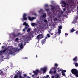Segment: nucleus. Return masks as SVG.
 Segmentation results:
<instances>
[{
    "instance_id": "obj_60",
    "label": "nucleus",
    "mask_w": 78,
    "mask_h": 78,
    "mask_svg": "<svg viewBox=\"0 0 78 78\" xmlns=\"http://www.w3.org/2000/svg\"><path fill=\"white\" fill-rule=\"evenodd\" d=\"M45 78V76H44L43 77H42L41 78Z\"/></svg>"
},
{
    "instance_id": "obj_61",
    "label": "nucleus",
    "mask_w": 78,
    "mask_h": 78,
    "mask_svg": "<svg viewBox=\"0 0 78 78\" xmlns=\"http://www.w3.org/2000/svg\"><path fill=\"white\" fill-rule=\"evenodd\" d=\"M37 76H35L34 77V78H37Z\"/></svg>"
},
{
    "instance_id": "obj_25",
    "label": "nucleus",
    "mask_w": 78,
    "mask_h": 78,
    "mask_svg": "<svg viewBox=\"0 0 78 78\" xmlns=\"http://www.w3.org/2000/svg\"><path fill=\"white\" fill-rule=\"evenodd\" d=\"M78 16H76V18H75V20H76V21H77V19H78Z\"/></svg>"
},
{
    "instance_id": "obj_56",
    "label": "nucleus",
    "mask_w": 78,
    "mask_h": 78,
    "mask_svg": "<svg viewBox=\"0 0 78 78\" xmlns=\"http://www.w3.org/2000/svg\"><path fill=\"white\" fill-rule=\"evenodd\" d=\"M34 15L35 16H37V14H36V13H34Z\"/></svg>"
},
{
    "instance_id": "obj_59",
    "label": "nucleus",
    "mask_w": 78,
    "mask_h": 78,
    "mask_svg": "<svg viewBox=\"0 0 78 78\" xmlns=\"http://www.w3.org/2000/svg\"><path fill=\"white\" fill-rule=\"evenodd\" d=\"M35 58H37V55H36V56L35 57Z\"/></svg>"
},
{
    "instance_id": "obj_57",
    "label": "nucleus",
    "mask_w": 78,
    "mask_h": 78,
    "mask_svg": "<svg viewBox=\"0 0 78 78\" xmlns=\"http://www.w3.org/2000/svg\"><path fill=\"white\" fill-rule=\"evenodd\" d=\"M61 12L62 14H63V12L62 11H61Z\"/></svg>"
},
{
    "instance_id": "obj_4",
    "label": "nucleus",
    "mask_w": 78,
    "mask_h": 78,
    "mask_svg": "<svg viewBox=\"0 0 78 78\" xmlns=\"http://www.w3.org/2000/svg\"><path fill=\"white\" fill-rule=\"evenodd\" d=\"M7 73V72H5V70H3L2 71L0 72V75L2 76L3 75L4 76L5 75H6Z\"/></svg>"
},
{
    "instance_id": "obj_35",
    "label": "nucleus",
    "mask_w": 78,
    "mask_h": 78,
    "mask_svg": "<svg viewBox=\"0 0 78 78\" xmlns=\"http://www.w3.org/2000/svg\"><path fill=\"white\" fill-rule=\"evenodd\" d=\"M0 51V56L2 55V53H3V51Z\"/></svg>"
},
{
    "instance_id": "obj_42",
    "label": "nucleus",
    "mask_w": 78,
    "mask_h": 78,
    "mask_svg": "<svg viewBox=\"0 0 78 78\" xmlns=\"http://www.w3.org/2000/svg\"><path fill=\"white\" fill-rule=\"evenodd\" d=\"M20 47L21 48H23V45L22 44H21Z\"/></svg>"
},
{
    "instance_id": "obj_22",
    "label": "nucleus",
    "mask_w": 78,
    "mask_h": 78,
    "mask_svg": "<svg viewBox=\"0 0 78 78\" xmlns=\"http://www.w3.org/2000/svg\"><path fill=\"white\" fill-rule=\"evenodd\" d=\"M58 28H59L58 29H60V30H61V29H62V26L60 25L58 26Z\"/></svg>"
},
{
    "instance_id": "obj_23",
    "label": "nucleus",
    "mask_w": 78,
    "mask_h": 78,
    "mask_svg": "<svg viewBox=\"0 0 78 78\" xmlns=\"http://www.w3.org/2000/svg\"><path fill=\"white\" fill-rule=\"evenodd\" d=\"M75 66H76V67H78V63H77V62H76V63H75Z\"/></svg>"
},
{
    "instance_id": "obj_6",
    "label": "nucleus",
    "mask_w": 78,
    "mask_h": 78,
    "mask_svg": "<svg viewBox=\"0 0 78 78\" xmlns=\"http://www.w3.org/2000/svg\"><path fill=\"white\" fill-rule=\"evenodd\" d=\"M26 16L27 14H26V13H24L23 16V20H27V18L26 17Z\"/></svg>"
},
{
    "instance_id": "obj_32",
    "label": "nucleus",
    "mask_w": 78,
    "mask_h": 78,
    "mask_svg": "<svg viewBox=\"0 0 78 78\" xmlns=\"http://www.w3.org/2000/svg\"><path fill=\"white\" fill-rule=\"evenodd\" d=\"M47 36L48 37H50V35H49V34H47Z\"/></svg>"
},
{
    "instance_id": "obj_53",
    "label": "nucleus",
    "mask_w": 78,
    "mask_h": 78,
    "mask_svg": "<svg viewBox=\"0 0 78 78\" xmlns=\"http://www.w3.org/2000/svg\"><path fill=\"white\" fill-rule=\"evenodd\" d=\"M46 76H47V78H48V77H49V75H47Z\"/></svg>"
},
{
    "instance_id": "obj_49",
    "label": "nucleus",
    "mask_w": 78,
    "mask_h": 78,
    "mask_svg": "<svg viewBox=\"0 0 78 78\" xmlns=\"http://www.w3.org/2000/svg\"><path fill=\"white\" fill-rule=\"evenodd\" d=\"M20 34V33H19L17 35H18V36H19Z\"/></svg>"
},
{
    "instance_id": "obj_16",
    "label": "nucleus",
    "mask_w": 78,
    "mask_h": 78,
    "mask_svg": "<svg viewBox=\"0 0 78 78\" xmlns=\"http://www.w3.org/2000/svg\"><path fill=\"white\" fill-rule=\"evenodd\" d=\"M47 38V37H46L43 40V41H42V42H41L42 44H45V39Z\"/></svg>"
},
{
    "instance_id": "obj_2",
    "label": "nucleus",
    "mask_w": 78,
    "mask_h": 78,
    "mask_svg": "<svg viewBox=\"0 0 78 78\" xmlns=\"http://www.w3.org/2000/svg\"><path fill=\"white\" fill-rule=\"evenodd\" d=\"M71 72L73 74L75 75L76 77H78V71L76 69H73Z\"/></svg>"
},
{
    "instance_id": "obj_52",
    "label": "nucleus",
    "mask_w": 78,
    "mask_h": 78,
    "mask_svg": "<svg viewBox=\"0 0 78 78\" xmlns=\"http://www.w3.org/2000/svg\"><path fill=\"white\" fill-rule=\"evenodd\" d=\"M50 34L51 35H53V33H51V32L50 33Z\"/></svg>"
},
{
    "instance_id": "obj_10",
    "label": "nucleus",
    "mask_w": 78,
    "mask_h": 78,
    "mask_svg": "<svg viewBox=\"0 0 78 78\" xmlns=\"http://www.w3.org/2000/svg\"><path fill=\"white\" fill-rule=\"evenodd\" d=\"M41 70H42L44 73L46 72V70H47V68H41Z\"/></svg>"
},
{
    "instance_id": "obj_37",
    "label": "nucleus",
    "mask_w": 78,
    "mask_h": 78,
    "mask_svg": "<svg viewBox=\"0 0 78 78\" xmlns=\"http://www.w3.org/2000/svg\"><path fill=\"white\" fill-rule=\"evenodd\" d=\"M19 40V38H16L15 39V41H17Z\"/></svg>"
},
{
    "instance_id": "obj_28",
    "label": "nucleus",
    "mask_w": 78,
    "mask_h": 78,
    "mask_svg": "<svg viewBox=\"0 0 78 78\" xmlns=\"http://www.w3.org/2000/svg\"><path fill=\"white\" fill-rule=\"evenodd\" d=\"M55 6H54L53 7H52L51 8V10H54L55 9Z\"/></svg>"
},
{
    "instance_id": "obj_12",
    "label": "nucleus",
    "mask_w": 78,
    "mask_h": 78,
    "mask_svg": "<svg viewBox=\"0 0 78 78\" xmlns=\"http://www.w3.org/2000/svg\"><path fill=\"white\" fill-rule=\"evenodd\" d=\"M27 32L28 33H29V34H30V33H31V30L30 28H28L27 29Z\"/></svg>"
},
{
    "instance_id": "obj_44",
    "label": "nucleus",
    "mask_w": 78,
    "mask_h": 78,
    "mask_svg": "<svg viewBox=\"0 0 78 78\" xmlns=\"http://www.w3.org/2000/svg\"><path fill=\"white\" fill-rule=\"evenodd\" d=\"M48 32L50 34L51 33V30H48Z\"/></svg>"
},
{
    "instance_id": "obj_33",
    "label": "nucleus",
    "mask_w": 78,
    "mask_h": 78,
    "mask_svg": "<svg viewBox=\"0 0 78 78\" xmlns=\"http://www.w3.org/2000/svg\"><path fill=\"white\" fill-rule=\"evenodd\" d=\"M49 73H50V74H51V73H53V71L51 70L50 71Z\"/></svg>"
},
{
    "instance_id": "obj_47",
    "label": "nucleus",
    "mask_w": 78,
    "mask_h": 78,
    "mask_svg": "<svg viewBox=\"0 0 78 78\" xmlns=\"http://www.w3.org/2000/svg\"><path fill=\"white\" fill-rule=\"evenodd\" d=\"M53 69H54V70H55L56 69V68L55 67H54L52 68Z\"/></svg>"
},
{
    "instance_id": "obj_14",
    "label": "nucleus",
    "mask_w": 78,
    "mask_h": 78,
    "mask_svg": "<svg viewBox=\"0 0 78 78\" xmlns=\"http://www.w3.org/2000/svg\"><path fill=\"white\" fill-rule=\"evenodd\" d=\"M62 4H63L64 5H67V4H66V2L64 1H62Z\"/></svg>"
},
{
    "instance_id": "obj_20",
    "label": "nucleus",
    "mask_w": 78,
    "mask_h": 78,
    "mask_svg": "<svg viewBox=\"0 0 78 78\" xmlns=\"http://www.w3.org/2000/svg\"><path fill=\"white\" fill-rule=\"evenodd\" d=\"M59 77V76L58 74H57L55 75V78H58Z\"/></svg>"
},
{
    "instance_id": "obj_48",
    "label": "nucleus",
    "mask_w": 78,
    "mask_h": 78,
    "mask_svg": "<svg viewBox=\"0 0 78 78\" xmlns=\"http://www.w3.org/2000/svg\"><path fill=\"white\" fill-rule=\"evenodd\" d=\"M65 36H67V35H68V34H67V33H66L65 34Z\"/></svg>"
},
{
    "instance_id": "obj_24",
    "label": "nucleus",
    "mask_w": 78,
    "mask_h": 78,
    "mask_svg": "<svg viewBox=\"0 0 78 78\" xmlns=\"http://www.w3.org/2000/svg\"><path fill=\"white\" fill-rule=\"evenodd\" d=\"M8 48H6L4 50L2 51V53H4V52H5V51H6V50H8Z\"/></svg>"
},
{
    "instance_id": "obj_36",
    "label": "nucleus",
    "mask_w": 78,
    "mask_h": 78,
    "mask_svg": "<svg viewBox=\"0 0 78 78\" xmlns=\"http://www.w3.org/2000/svg\"><path fill=\"white\" fill-rule=\"evenodd\" d=\"M43 10L42 9H41L40 11H38L40 13L41 11H42Z\"/></svg>"
},
{
    "instance_id": "obj_50",
    "label": "nucleus",
    "mask_w": 78,
    "mask_h": 78,
    "mask_svg": "<svg viewBox=\"0 0 78 78\" xmlns=\"http://www.w3.org/2000/svg\"><path fill=\"white\" fill-rule=\"evenodd\" d=\"M63 11H66V10H66V9L65 8L63 9Z\"/></svg>"
},
{
    "instance_id": "obj_29",
    "label": "nucleus",
    "mask_w": 78,
    "mask_h": 78,
    "mask_svg": "<svg viewBox=\"0 0 78 78\" xmlns=\"http://www.w3.org/2000/svg\"><path fill=\"white\" fill-rule=\"evenodd\" d=\"M66 70H63L62 71V72H63V73H65V72H66Z\"/></svg>"
},
{
    "instance_id": "obj_39",
    "label": "nucleus",
    "mask_w": 78,
    "mask_h": 78,
    "mask_svg": "<svg viewBox=\"0 0 78 78\" xmlns=\"http://www.w3.org/2000/svg\"><path fill=\"white\" fill-rule=\"evenodd\" d=\"M53 73H54L55 74V73H56V70H55L54 72H53Z\"/></svg>"
},
{
    "instance_id": "obj_55",
    "label": "nucleus",
    "mask_w": 78,
    "mask_h": 78,
    "mask_svg": "<svg viewBox=\"0 0 78 78\" xmlns=\"http://www.w3.org/2000/svg\"><path fill=\"white\" fill-rule=\"evenodd\" d=\"M34 74H33L32 75V77H34Z\"/></svg>"
},
{
    "instance_id": "obj_41",
    "label": "nucleus",
    "mask_w": 78,
    "mask_h": 78,
    "mask_svg": "<svg viewBox=\"0 0 78 78\" xmlns=\"http://www.w3.org/2000/svg\"><path fill=\"white\" fill-rule=\"evenodd\" d=\"M23 76L24 77H27V75L26 74H24Z\"/></svg>"
},
{
    "instance_id": "obj_8",
    "label": "nucleus",
    "mask_w": 78,
    "mask_h": 78,
    "mask_svg": "<svg viewBox=\"0 0 78 78\" xmlns=\"http://www.w3.org/2000/svg\"><path fill=\"white\" fill-rule=\"evenodd\" d=\"M78 59V57H77V56H76L75 57H74L73 58V61H75V62H76L78 61V59ZM77 59V60L76 59Z\"/></svg>"
},
{
    "instance_id": "obj_31",
    "label": "nucleus",
    "mask_w": 78,
    "mask_h": 78,
    "mask_svg": "<svg viewBox=\"0 0 78 78\" xmlns=\"http://www.w3.org/2000/svg\"><path fill=\"white\" fill-rule=\"evenodd\" d=\"M71 32H73V31H75V30L73 28L72 30H71Z\"/></svg>"
},
{
    "instance_id": "obj_1",
    "label": "nucleus",
    "mask_w": 78,
    "mask_h": 78,
    "mask_svg": "<svg viewBox=\"0 0 78 78\" xmlns=\"http://www.w3.org/2000/svg\"><path fill=\"white\" fill-rule=\"evenodd\" d=\"M8 48H9V49L5 53L6 55L5 57H6V59H9V55H12L14 53L13 51L11 50L13 49V47L9 46Z\"/></svg>"
},
{
    "instance_id": "obj_34",
    "label": "nucleus",
    "mask_w": 78,
    "mask_h": 78,
    "mask_svg": "<svg viewBox=\"0 0 78 78\" xmlns=\"http://www.w3.org/2000/svg\"><path fill=\"white\" fill-rule=\"evenodd\" d=\"M58 66V65L56 63H55V67H56L57 68V66Z\"/></svg>"
},
{
    "instance_id": "obj_45",
    "label": "nucleus",
    "mask_w": 78,
    "mask_h": 78,
    "mask_svg": "<svg viewBox=\"0 0 78 78\" xmlns=\"http://www.w3.org/2000/svg\"><path fill=\"white\" fill-rule=\"evenodd\" d=\"M46 10L47 11H48L50 10V9H46Z\"/></svg>"
},
{
    "instance_id": "obj_46",
    "label": "nucleus",
    "mask_w": 78,
    "mask_h": 78,
    "mask_svg": "<svg viewBox=\"0 0 78 78\" xmlns=\"http://www.w3.org/2000/svg\"><path fill=\"white\" fill-rule=\"evenodd\" d=\"M76 34H78V30H77L76 32Z\"/></svg>"
},
{
    "instance_id": "obj_30",
    "label": "nucleus",
    "mask_w": 78,
    "mask_h": 78,
    "mask_svg": "<svg viewBox=\"0 0 78 78\" xmlns=\"http://www.w3.org/2000/svg\"><path fill=\"white\" fill-rule=\"evenodd\" d=\"M44 22H45V23H47V22L48 21H47V20H44Z\"/></svg>"
},
{
    "instance_id": "obj_7",
    "label": "nucleus",
    "mask_w": 78,
    "mask_h": 78,
    "mask_svg": "<svg viewBox=\"0 0 78 78\" xmlns=\"http://www.w3.org/2000/svg\"><path fill=\"white\" fill-rule=\"evenodd\" d=\"M28 19L29 20H30V21H32V20H33L34 19H35L36 18L32 17V18L30 17V16H28Z\"/></svg>"
},
{
    "instance_id": "obj_38",
    "label": "nucleus",
    "mask_w": 78,
    "mask_h": 78,
    "mask_svg": "<svg viewBox=\"0 0 78 78\" xmlns=\"http://www.w3.org/2000/svg\"><path fill=\"white\" fill-rule=\"evenodd\" d=\"M48 4H46L45 5V7H48Z\"/></svg>"
},
{
    "instance_id": "obj_64",
    "label": "nucleus",
    "mask_w": 78,
    "mask_h": 78,
    "mask_svg": "<svg viewBox=\"0 0 78 78\" xmlns=\"http://www.w3.org/2000/svg\"><path fill=\"white\" fill-rule=\"evenodd\" d=\"M28 77V78H31L30 77H28V76L27 77Z\"/></svg>"
},
{
    "instance_id": "obj_54",
    "label": "nucleus",
    "mask_w": 78,
    "mask_h": 78,
    "mask_svg": "<svg viewBox=\"0 0 78 78\" xmlns=\"http://www.w3.org/2000/svg\"><path fill=\"white\" fill-rule=\"evenodd\" d=\"M55 78V77H54V76H52L51 78Z\"/></svg>"
},
{
    "instance_id": "obj_51",
    "label": "nucleus",
    "mask_w": 78,
    "mask_h": 78,
    "mask_svg": "<svg viewBox=\"0 0 78 78\" xmlns=\"http://www.w3.org/2000/svg\"><path fill=\"white\" fill-rule=\"evenodd\" d=\"M55 11L54 10H53L52 11V12H53V14H55Z\"/></svg>"
},
{
    "instance_id": "obj_3",
    "label": "nucleus",
    "mask_w": 78,
    "mask_h": 78,
    "mask_svg": "<svg viewBox=\"0 0 78 78\" xmlns=\"http://www.w3.org/2000/svg\"><path fill=\"white\" fill-rule=\"evenodd\" d=\"M33 73H34L35 76H37L39 73H41V71L38 69H36L35 71H33Z\"/></svg>"
},
{
    "instance_id": "obj_58",
    "label": "nucleus",
    "mask_w": 78,
    "mask_h": 78,
    "mask_svg": "<svg viewBox=\"0 0 78 78\" xmlns=\"http://www.w3.org/2000/svg\"><path fill=\"white\" fill-rule=\"evenodd\" d=\"M50 6H51V7H53V6H53V5H50Z\"/></svg>"
},
{
    "instance_id": "obj_17",
    "label": "nucleus",
    "mask_w": 78,
    "mask_h": 78,
    "mask_svg": "<svg viewBox=\"0 0 78 78\" xmlns=\"http://www.w3.org/2000/svg\"><path fill=\"white\" fill-rule=\"evenodd\" d=\"M23 26H24V25H25V26H27V25H28V24L26 23V22H25L23 23Z\"/></svg>"
},
{
    "instance_id": "obj_5",
    "label": "nucleus",
    "mask_w": 78,
    "mask_h": 78,
    "mask_svg": "<svg viewBox=\"0 0 78 78\" xmlns=\"http://www.w3.org/2000/svg\"><path fill=\"white\" fill-rule=\"evenodd\" d=\"M43 35L42 34L38 35L37 36V39H38V40H39L40 39H41V38H43Z\"/></svg>"
},
{
    "instance_id": "obj_18",
    "label": "nucleus",
    "mask_w": 78,
    "mask_h": 78,
    "mask_svg": "<svg viewBox=\"0 0 78 78\" xmlns=\"http://www.w3.org/2000/svg\"><path fill=\"white\" fill-rule=\"evenodd\" d=\"M42 16L43 17H44V18H45V17H46V13H44Z\"/></svg>"
},
{
    "instance_id": "obj_21",
    "label": "nucleus",
    "mask_w": 78,
    "mask_h": 78,
    "mask_svg": "<svg viewBox=\"0 0 78 78\" xmlns=\"http://www.w3.org/2000/svg\"><path fill=\"white\" fill-rule=\"evenodd\" d=\"M57 69H58V72H61V71H62V70H61V69H59V68H57Z\"/></svg>"
},
{
    "instance_id": "obj_15",
    "label": "nucleus",
    "mask_w": 78,
    "mask_h": 78,
    "mask_svg": "<svg viewBox=\"0 0 78 78\" xmlns=\"http://www.w3.org/2000/svg\"><path fill=\"white\" fill-rule=\"evenodd\" d=\"M61 30L60 29H58V33L59 34H61Z\"/></svg>"
},
{
    "instance_id": "obj_19",
    "label": "nucleus",
    "mask_w": 78,
    "mask_h": 78,
    "mask_svg": "<svg viewBox=\"0 0 78 78\" xmlns=\"http://www.w3.org/2000/svg\"><path fill=\"white\" fill-rule=\"evenodd\" d=\"M25 28L27 30V29H28V28H29V25H28V24H27V26H25Z\"/></svg>"
},
{
    "instance_id": "obj_43",
    "label": "nucleus",
    "mask_w": 78,
    "mask_h": 78,
    "mask_svg": "<svg viewBox=\"0 0 78 78\" xmlns=\"http://www.w3.org/2000/svg\"><path fill=\"white\" fill-rule=\"evenodd\" d=\"M25 29H26L25 28L24 29H23V31H25Z\"/></svg>"
},
{
    "instance_id": "obj_9",
    "label": "nucleus",
    "mask_w": 78,
    "mask_h": 78,
    "mask_svg": "<svg viewBox=\"0 0 78 78\" xmlns=\"http://www.w3.org/2000/svg\"><path fill=\"white\" fill-rule=\"evenodd\" d=\"M31 25L32 26V27H36V26H37V23H31Z\"/></svg>"
},
{
    "instance_id": "obj_62",
    "label": "nucleus",
    "mask_w": 78,
    "mask_h": 78,
    "mask_svg": "<svg viewBox=\"0 0 78 78\" xmlns=\"http://www.w3.org/2000/svg\"><path fill=\"white\" fill-rule=\"evenodd\" d=\"M30 75H32V74H31V73H29Z\"/></svg>"
},
{
    "instance_id": "obj_63",
    "label": "nucleus",
    "mask_w": 78,
    "mask_h": 78,
    "mask_svg": "<svg viewBox=\"0 0 78 78\" xmlns=\"http://www.w3.org/2000/svg\"><path fill=\"white\" fill-rule=\"evenodd\" d=\"M36 78H39V76L37 77Z\"/></svg>"
},
{
    "instance_id": "obj_26",
    "label": "nucleus",
    "mask_w": 78,
    "mask_h": 78,
    "mask_svg": "<svg viewBox=\"0 0 78 78\" xmlns=\"http://www.w3.org/2000/svg\"><path fill=\"white\" fill-rule=\"evenodd\" d=\"M62 75L63 76H66V74L63 72H62Z\"/></svg>"
},
{
    "instance_id": "obj_13",
    "label": "nucleus",
    "mask_w": 78,
    "mask_h": 78,
    "mask_svg": "<svg viewBox=\"0 0 78 78\" xmlns=\"http://www.w3.org/2000/svg\"><path fill=\"white\" fill-rule=\"evenodd\" d=\"M12 36L13 37H17V36H18V35L17 34H16L15 33H12Z\"/></svg>"
},
{
    "instance_id": "obj_27",
    "label": "nucleus",
    "mask_w": 78,
    "mask_h": 78,
    "mask_svg": "<svg viewBox=\"0 0 78 78\" xmlns=\"http://www.w3.org/2000/svg\"><path fill=\"white\" fill-rule=\"evenodd\" d=\"M22 77H23L22 76H21V73H20L19 78H22Z\"/></svg>"
},
{
    "instance_id": "obj_11",
    "label": "nucleus",
    "mask_w": 78,
    "mask_h": 78,
    "mask_svg": "<svg viewBox=\"0 0 78 78\" xmlns=\"http://www.w3.org/2000/svg\"><path fill=\"white\" fill-rule=\"evenodd\" d=\"M54 21L56 22L58 21V22H60L61 21V19H59V18L57 19V18L56 17L54 20Z\"/></svg>"
},
{
    "instance_id": "obj_40",
    "label": "nucleus",
    "mask_w": 78,
    "mask_h": 78,
    "mask_svg": "<svg viewBox=\"0 0 78 78\" xmlns=\"http://www.w3.org/2000/svg\"><path fill=\"white\" fill-rule=\"evenodd\" d=\"M14 78H17V75H15V76L14 77Z\"/></svg>"
}]
</instances>
